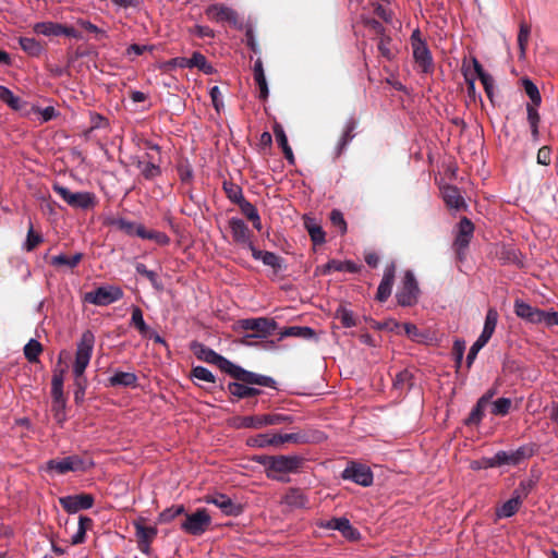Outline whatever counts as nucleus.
Segmentation results:
<instances>
[{
	"label": "nucleus",
	"mask_w": 558,
	"mask_h": 558,
	"mask_svg": "<svg viewBox=\"0 0 558 558\" xmlns=\"http://www.w3.org/2000/svg\"><path fill=\"white\" fill-rule=\"evenodd\" d=\"M522 86L531 100L530 105L539 106L542 102V96L536 84L529 77H524L522 78Z\"/></svg>",
	"instance_id": "obj_42"
},
{
	"label": "nucleus",
	"mask_w": 558,
	"mask_h": 558,
	"mask_svg": "<svg viewBox=\"0 0 558 558\" xmlns=\"http://www.w3.org/2000/svg\"><path fill=\"white\" fill-rule=\"evenodd\" d=\"M341 478L363 487H368L373 484L374 475L368 465L356 461H351L342 471Z\"/></svg>",
	"instance_id": "obj_11"
},
{
	"label": "nucleus",
	"mask_w": 558,
	"mask_h": 558,
	"mask_svg": "<svg viewBox=\"0 0 558 558\" xmlns=\"http://www.w3.org/2000/svg\"><path fill=\"white\" fill-rule=\"evenodd\" d=\"M325 267H326L327 271L333 270V271H345V272L354 274L359 270V266L352 260L341 262L338 259H330L326 264Z\"/></svg>",
	"instance_id": "obj_39"
},
{
	"label": "nucleus",
	"mask_w": 558,
	"mask_h": 558,
	"mask_svg": "<svg viewBox=\"0 0 558 558\" xmlns=\"http://www.w3.org/2000/svg\"><path fill=\"white\" fill-rule=\"evenodd\" d=\"M53 191L71 207L77 209H88L95 206L96 196L90 192H71L68 187L53 184Z\"/></svg>",
	"instance_id": "obj_9"
},
{
	"label": "nucleus",
	"mask_w": 558,
	"mask_h": 558,
	"mask_svg": "<svg viewBox=\"0 0 558 558\" xmlns=\"http://www.w3.org/2000/svg\"><path fill=\"white\" fill-rule=\"evenodd\" d=\"M531 34V27L526 23H521L518 34V45L520 48V57L523 58L525 56V47L529 41Z\"/></svg>",
	"instance_id": "obj_60"
},
{
	"label": "nucleus",
	"mask_w": 558,
	"mask_h": 558,
	"mask_svg": "<svg viewBox=\"0 0 558 558\" xmlns=\"http://www.w3.org/2000/svg\"><path fill=\"white\" fill-rule=\"evenodd\" d=\"M108 223L110 226L117 227L119 230L125 232L128 235H134L136 222L129 221L125 218H112L109 219Z\"/></svg>",
	"instance_id": "obj_57"
},
{
	"label": "nucleus",
	"mask_w": 558,
	"mask_h": 558,
	"mask_svg": "<svg viewBox=\"0 0 558 558\" xmlns=\"http://www.w3.org/2000/svg\"><path fill=\"white\" fill-rule=\"evenodd\" d=\"M441 197L449 208L461 209L466 207L465 201L456 185L445 184L440 187Z\"/></svg>",
	"instance_id": "obj_25"
},
{
	"label": "nucleus",
	"mask_w": 558,
	"mask_h": 558,
	"mask_svg": "<svg viewBox=\"0 0 558 558\" xmlns=\"http://www.w3.org/2000/svg\"><path fill=\"white\" fill-rule=\"evenodd\" d=\"M135 271H136V274L146 277L149 280L150 284L153 286V288L156 291H162L163 290V283L159 279L157 272H155L154 270L147 269L145 264L136 263Z\"/></svg>",
	"instance_id": "obj_37"
},
{
	"label": "nucleus",
	"mask_w": 558,
	"mask_h": 558,
	"mask_svg": "<svg viewBox=\"0 0 558 558\" xmlns=\"http://www.w3.org/2000/svg\"><path fill=\"white\" fill-rule=\"evenodd\" d=\"M247 385L248 384H245L244 381H239L234 379V381H229L227 387H225L223 384H220L219 388L222 390L227 388L230 395L236 399H245Z\"/></svg>",
	"instance_id": "obj_47"
},
{
	"label": "nucleus",
	"mask_w": 558,
	"mask_h": 558,
	"mask_svg": "<svg viewBox=\"0 0 558 558\" xmlns=\"http://www.w3.org/2000/svg\"><path fill=\"white\" fill-rule=\"evenodd\" d=\"M95 466L92 459H84L77 454H71L62 459H50L46 462L45 470L48 473L63 475L68 472H86Z\"/></svg>",
	"instance_id": "obj_4"
},
{
	"label": "nucleus",
	"mask_w": 558,
	"mask_h": 558,
	"mask_svg": "<svg viewBox=\"0 0 558 558\" xmlns=\"http://www.w3.org/2000/svg\"><path fill=\"white\" fill-rule=\"evenodd\" d=\"M357 126V120L351 116L347 119L344 123V129L341 137L339 138V142L336 146V156H340L343 150L347 149L348 145L352 142V140L355 137L354 130Z\"/></svg>",
	"instance_id": "obj_27"
},
{
	"label": "nucleus",
	"mask_w": 558,
	"mask_h": 558,
	"mask_svg": "<svg viewBox=\"0 0 558 558\" xmlns=\"http://www.w3.org/2000/svg\"><path fill=\"white\" fill-rule=\"evenodd\" d=\"M242 31H245V43H246V46L254 53H259L260 49H259V46H258L256 37H255V32H254L253 25L250 24V23H244V28Z\"/></svg>",
	"instance_id": "obj_61"
},
{
	"label": "nucleus",
	"mask_w": 558,
	"mask_h": 558,
	"mask_svg": "<svg viewBox=\"0 0 558 558\" xmlns=\"http://www.w3.org/2000/svg\"><path fill=\"white\" fill-rule=\"evenodd\" d=\"M211 523V517L206 509H197L195 512L186 514L180 527L187 534L199 536L204 534Z\"/></svg>",
	"instance_id": "obj_12"
},
{
	"label": "nucleus",
	"mask_w": 558,
	"mask_h": 558,
	"mask_svg": "<svg viewBox=\"0 0 558 558\" xmlns=\"http://www.w3.org/2000/svg\"><path fill=\"white\" fill-rule=\"evenodd\" d=\"M294 422L295 417L290 414L266 413L238 417L234 425L236 428L260 429L266 426L292 424Z\"/></svg>",
	"instance_id": "obj_5"
},
{
	"label": "nucleus",
	"mask_w": 558,
	"mask_h": 558,
	"mask_svg": "<svg viewBox=\"0 0 558 558\" xmlns=\"http://www.w3.org/2000/svg\"><path fill=\"white\" fill-rule=\"evenodd\" d=\"M239 326L244 330L254 331L253 333H246L243 337V343L248 345L251 343L246 341L247 339H264L274 335L275 330L277 329V323L274 319H268L265 317L241 319L239 320Z\"/></svg>",
	"instance_id": "obj_6"
},
{
	"label": "nucleus",
	"mask_w": 558,
	"mask_h": 558,
	"mask_svg": "<svg viewBox=\"0 0 558 558\" xmlns=\"http://www.w3.org/2000/svg\"><path fill=\"white\" fill-rule=\"evenodd\" d=\"M421 290L415 275L412 270L404 272L401 286L399 287L396 299L400 306L409 307L417 303Z\"/></svg>",
	"instance_id": "obj_7"
},
{
	"label": "nucleus",
	"mask_w": 558,
	"mask_h": 558,
	"mask_svg": "<svg viewBox=\"0 0 558 558\" xmlns=\"http://www.w3.org/2000/svg\"><path fill=\"white\" fill-rule=\"evenodd\" d=\"M111 387H134L137 383L135 373L116 371L108 379Z\"/></svg>",
	"instance_id": "obj_30"
},
{
	"label": "nucleus",
	"mask_w": 558,
	"mask_h": 558,
	"mask_svg": "<svg viewBox=\"0 0 558 558\" xmlns=\"http://www.w3.org/2000/svg\"><path fill=\"white\" fill-rule=\"evenodd\" d=\"M206 504L218 507L225 515L238 517L243 512V507L234 502L229 496L222 493H214L204 497Z\"/></svg>",
	"instance_id": "obj_19"
},
{
	"label": "nucleus",
	"mask_w": 558,
	"mask_h": 558,
	"mask_svg": "<svg viewBox=\"0 0 558 558\" xmlns=\"http://www.w3.org/2000/svg\"><path fill=\"white\" fill-rule=\"evenodd\" d=\"M318 525L322 529L339 531L348 541H357L361 537L359 530L353 527L350 520L345 517H335L320 522Z\"/></svg>",
	"instance_id": "obj_15"
},
{
	"label": "nucleus",
	"mask_w": 558,
	"mask_h": 558,
	"mask_svg": "<svg viewBox=\"0 0 558 558\" xmlns=\"http://www.w3.org/2000/svg\"><path fill=\"white\" fill-rule=\"evenodd\" d=\"M19 44L32 57H38L43 52V46L34 37H20Z\"/></svg>",
	"instance_id": "obj_43"
},
{
	"label": "nucleus",
	"mask_w": 558,
	"mask_h": 558,
	"mask_svg": "<svg viewBox=\"0 0 558 558\" xmlns=\"http://www.w3.org/2000/svg\"><path fill=\"white\" fill-rule=\"evenodd\" d=\"M184 512L185 507L183 505L171 506L159 513L158 522L161 524L169 523Z\"/></svg>",
	"instance_id": "obj_48"
},
{
	"label": "nucleus",
	"mask_w": 558,
	"mask_h": 558,
	"mask_svg": "<svg viewBox=\"0 0 558 558\" xmlns=\"http://www.w3.org/2000/svg\"><path fill=\"white\" fill-rule=\"evenodd\" d=\"M136 168L141 171L144 179L151 181L161 174V168L156 163L149 154H145L144 158H137Z\"/></svg>",
	"instance_id": "obj_26"
},
{
	"label": "nucleus",
	"mask_w": 558,
	"mask_h": 558,
	"mask_svg": "<svg viewBox=\"0 0 558 558\" xmlns=\"http://www.w3.org/2000/svg\"><path fill=\"white\" fill-rule=\"evenodd\" d=\"M247 446L255 448H266L269 446L277 447L278 445V436L277 434H258L247 438Z\"/></svg>",
	"instance_id": "obj_33"
},
{
	"label": "nucleus",
	"mask_w": 558,
	"mask_h": 558,
	"mask_svg": "<svg viewBox=\"0 0 558 558\" xmlns=\"http://www.w3.org/2000/svg\"><path fill=\"white\" fill-rule=\"evenodd\" d=\"M536 486V480L525 478L520 481L518 487L513 490L512 495L518 496L521 501L529 496V494Z\"/></svg>",
	"instance_id": "obj_55"
},
{
	"label": "nucleus",
	"mask_w": 558,
	"mask_h": 558,
	"mask_svg": "<svg viewBox=\"0 0 558 558\" xmlns=\"http://www.w3.org/2000/svg\"><path fill=\"white\" fill-rule=\"evenodd\" d=\"M41 351L43 345L35 338L29 339L28 342L24 345L25 359L31 363L38 362V356L41 353Z\"/></svg>",
	"instance_id": "obj_44"
},
{
	"label": "nucleus",
	"mask_w": 558,
	"mask_h": 558,
	"mask_svg": "<svg viewBox=\"0 0 558 558\" xmlns=\"http://www.w3.org/2000/svg\"><path fill=\"white\" fill-rule=\"evenodd\" d=\"M395 277L396 265L391 262L385 267L381 281L377 288L376 299L379 302L387 301L391 295Z\"/></svg>",
	"instance_id": "obj_23"
},
{
	"label": "nucleus",
	"mask_w": 558,
	"mask_h": 558,
	"mask_svg": "<svg viewBox=\"0 0 558 558\" xmlns=\"http://www.w3.org/2000/svg\"><path fill=\"white\" fill-rule=\"evenodd\" d=\"M254 80L259 88V98L265 100L269 95L268 83L265 76L263 61L258 58L253 66Z\"/></svg>",
	"instance_id": "obj_29"
},
{
	"label": "nucleus",
	"mask_w": 558,
	"mask_h": 558,
	"mask_svg": "<svg viewBox=\"0 0 558 558\" xmlns=\"http://www.w3.org/2000/svg\"><path fill=\"white\" fill-rule=\"evenodd\" d=\"M512 405V400L507 397H501L492 403V413L496 416H506Z\"/></svg>",
	"instance_id": "obj_52"
},
{
	"label": "nucleus",
	"mask_w": 558,
	"mask_h": 558,
	"mask_svg": "<svg viewBox=\"0 0 558 558\" xmlns=\"http://www.w3.org/2000/svg\"><path fill=\"white\" fill-rule=\"evenodd\" d=\"M201 52L193 51L190 58L185 57H175L169 61L171 66L180 68V69H193L197 66L199 60Z\"/></svg>",
	"instance_id": "obj_41"
},
{
	"label": "nucleus",
	"mask_w": 558,
	"mask_h": 558,
	"mask_svg": "<svg viewBox=\"0 0 558 558\" xmlns=\"http://www.w3.org/2000/svg\"><path fill=\"white\" fill-rule=\"evenodd\" d=\"M229 228L233 241L236 244L252 251V246H255L252 241L253 233L250 230L248 226L245 223V221L238 217H231L229 219Z\"/></svg>",
	"instance_id": "obj_17"
},
{
	"label": "nucleus",
	"mask_w": 558,
	"mask_h": 558,
	"mask_svg": "<svg viewBox=\"0 0 558 558\" xmlns=\"http://www.w3.org/2000/svg\"><path fill=\"white\" fill-rule=\"evenodd\" d=\"M230 376L245 384L277 389V381L271 376L247 371L238 364H234Z\"/></svg>",
	"instance_id": "obj_13"
},
{
	"label": "nucleus",
	"mask_w": 558,
	"mask_h": 558,
	"mask_svg": "<svg viewBox=\"0 0 558 558\" xmlns=\"http://www.w3.org/2000/svg\"><path fill=\"white\" fill-rule=\"evenodd\" d=\"M37 34L45 36H66L75 39H83V35L72 26L54 22H39L34 26Z\"/></svg>",
	"instance_id": "obj_14"
},
{
	"label": "nucleus",
	"mask_w": 558,
	"mask_h": 558,
	"mask_svg": "<svg viewBox=\"0 0 558 558\" xmlns=\"http://www.w3.org/2000/svg\"><path fill=\"white\" fill-rule=\"evenodd\" d=\"M251 460L264 468L267 478L280 483H289V475L298 474L305 463L300 454H254Z\"/></svg>",
	"instance_id": "obj_1"
},
{
	"label": "nucleus",
	"mask_w": 558,
	"mask_h": 558,
	"mask_svg": "<svg viewBox=\"0 0 558 558\" xmlns=\"http://www.w3.org/2000/svg\"><path fill=\"white\" fill-rule=\"evenodd\" d=\"M413 385V374L407 368L400 371L392 381L393 389L400 391H409Z\"/></svg>",
	"instance_id": "obj_34"
},
{
	"label": "nucleus",
	"mask_w": 558,
	"mask_h": 558,
	"mask_svg": "<svg viewBox=\"0 0 558 558\" xmlns=\"http://www.w3.org/2000/svg\"><path fill=\"white\" fill-rule=\"evenodd\" d=\"M94 496L90 494L68 495L59 498L62 508L69 513L74 514L81 510L90 509L94 506Z\"/></svg>",
	"instance_id": "obj_16"
},
{
	"label": "nucleus",
	"mask_w": 558,
	"mask_h": 558,
	"mask_svg": "<svg viewBox=\"0 0 558 558\" xmlns=\"http://www.w3.org/2000/svg\"><path fill=\"white\" fill-rule=\"evenodd\" d=\"M305 228L314 244H323L326 242V233L323 228L316 225L313 220L305 222Z\"/></svg>",
	"instance_id": "obj_49"
},
{
	"label": "nucleus",
	"mask_w": 558,
	"mask_h": 558,
	"mask_svg": "<svg viewBox=\"0 0 558 558\" xmlns=\"http://www.w3.org/2000/svg\"><path fill=\"white\" fill-rule=\"evenodd\" d=\"M281 505L286 506L289 510L307 509L310 507V499L307 495L299 487H290L281 497Z\"/></svg>",
	"instance_id": "obj_21"
},
{
	"label": "nucleus",
	"mask_w": 558,
	"mask_h": 558,
	"mask_svg": "<svg viewBox=\"0 0 558 558\" xmlns=\"http://www.w3.org/2000/svg\"><path fill=\"white\" fill-rule=\"evenodd\" d=\"M135 535L137 539L151 542L157 535V529L155 526H145L141 522H134Z\"/></svg>",
	"instance_id": "obj_53"
},
{
	"label": "nucleus",
	"mask_w": 558,
	"mask_h": 558,
	"mask_svg": "<svg viewBox=\"0 0 558 558\" xmlns=\"http://www.w3.org/2000/svg\"><path fill=\"white\" fill-rule=\"evenodd\" d=\"M486 408L487 405L484 404V400H477L475 405L472 408L469 416L464 418V425L478 426L483 421Z\"/></svg>",
	"instance_id": "obj_36"
},
{
	"label": "nucleus",
	"mask_w": 558,
	"mask_h": 558,
	"mask_svg": "<svg viewBox=\"0 0 558 558\" xmlns=\"http://www.w3.org/2000/svg\"><path fill=\"white\" fill-rule=\"evenodd\" d=\"M41 242H44V236L39 233L34 232V228L31 222L29 229L27 231L26 240L23 244V248L27 252H32Z\"/></svg>",
	"instance_id": "obj_58"
},
{
	"label": "nucleus",
	"mask_w": 558,
	"mask_h": 558,
	"mask_svg": "<svg viewBox=\"0 0 558 558\" xmlns=\"http://www.w3.org/2000/svg\"><path fill=\"white\" fill-rule=\"evenodd\" d=\"M83 254L77 252L73 256L68 257L65 254L61 253L59 255H54L50 259V264L52 266H68L69 268H75L78 263L82 260Z\"/></svg>",
	"instance_id": "obj_38"
},
{
	"label": "nucleus",
	"mask_w": 558,
	"mask_h": 558,
	"mask_svg": "<svg viewBox=\"0 0 558 558\" xmlns=\"http://www.w3.org/2000/svg\"><path fill=\"white\" fill-rule=\"evenodd\" d=\"M95 345V335L92 330H85L76 343L75 360L73 364L74 376V402L76 405L83 404L85 401V393L88 387V380L85 376V371L89 365L93 350Z\"/></svg>",
	"instance_id": "obj_2"
},
{
	"label": "nucleus",
	"mask_w": 558,
	"mask_h": 558,
	"mask_svg": "<svg viewBox=\"0 0 558 558\" xmlns=\"http://www.w3.org/2000/svg\"><path fill=\"white\" fill-rule=\"evenodd\" d=\"M191 376H192V378L202 380V381H207V383L216 381V377L213 374V372L202 365L194 366L192 368Z\"/></svg>",
	"instance_id": "obj_59"
},
{
	"label": "nucleus",
	"mask_w": 558,
	"mask_h": 558,
	"mask_svg": "<svg viewBox=\"0 0 558 558\" xmlns=\"http://www.w3.org/2000/svg\"><path fill=\"white\" fill-rule=\"evenodd\" d=\"M251 253L255 260H260L265 266L271 267L276 272L286 268L284 259L274 252L262 251L256 246H252Z\"/></svg>",
	"instance_id": "obj_24"
},
{
	"label": "nucleus",
	"mask_w": 558,
	"mask_h": 558,
	"mask_svg": "<svg viewBox=\"0 0 558 558\" xmlns=\"http://www.w3.org/2000/svg\"><path fill=\"white\" fill-rule=\"evenodd\" d=\"M336 318L339 319L343 327L351 328L356 326V320L354 318V314L351 310L340 306L336 311Z\"/></svg>",
	"instance_id": "obj_56"
},
{
	"label": "nucleus",
	"mask_w": 558,
	"mask_h": 558,
	"mask_svg": "<svg viewBox=\"0 0 558 558\" xmlns=\"http://www.w3.org/2000/svg\"><path fill=\"white\" fill-rule=\"evenodd\" d=\"M316 332L312 327L308 326H290L284 328L279 336V340L287 337H295L302 339H313L315 338Z\"/></svg>",
	"instance_id": "obj_31"
},
{
	"label": "nucleus",
	"mask_w": 558,
	"mask_h": 558,
	"mask_svg": "<svg viewBox=\"0 0 558 558\" xmlns=\"http://www.w3.org/2000/svg\"><path fill=\"white\" fill-rule=\"evenodd\" d=\"M190 348L198 360L218 366L230 376L235 363L198 341H193Z\"/></svg>",
	"instance_id": "obj_8"
},
{
	"label": "nucleus",
	"mask_w": 558,
	"mask_h": 558,
	"mask_svg": "<svg viewBox=\"0 0 558 558\" xmlns=\"http://www.w3.org/2000/svg\"><path fill=\"white\" fill-rule=\"evenodd\" d=\"M498 317H499V315H498V312L496 308H494V307L488 308L481 333L492 338V336L496 329L497 323H498Z\"/></svg>",
	"instance_id": "obj_45"
},
{
	"label": "nucleus",
	"mask_w": 558,
	"mask_h": 558,
	"mask_svg": "<svg viewBox=\"0 0 558 558\" xmlns=\"http://www.w3.org/2000/svg\"><path fill=\"white\" fill-rule=\"evenodd\" d=\"M472 63H473V69H474V72L476 73L477 78L481 81L487 97L492 100L493 95H494V78H493V76L483 69L482 64L475 57L472 58Z\"/></svg>",
	"instance_id": "obj_28"
},
{
	"label": "nucleus",
	"mask_w": 558,
	"mask_h": 558,
	"mask_svg": "<svg viewBox=\"0 0 558 558\" xmlns=\"http://www.w3.org/2000/svg\"><path fill=\"white\" fill-rule=\"evenodd\" d=\"M239 207L242 211V214L248 219V220H258V210L257 208L245 198L240 202Z\"/></svg>",
	"instance_id": "obj_64"
},
{
	"label": "nucleus",
	"mask_w": 558,
	"mask_h": 558,
	"mask_svg": "<svg viewBox=\"0 0 558 558\" xmlns=\"http://www.w3.org/2000/svg\"><path fill=\"white\" fill-rule=\"evenodd\" d=\"M462 73L464 76V81L466 83V92H468L469 97L475 98V96H476L475 82H476L477 76L472 75L470 73V69L465 68V64H463V66H462Z\"/></svg>",
	"instance_id": "obj_62"
},
{
	"label": "nucleus",
	"mask_w": 558,
	"mask_h": 558,
	"mask_svg": "<svg viewBox=\"0 0 558 558\" xmlns=\"http://www.w3.org/2000/svg\"><path fill=\"white\" fill-rule=\"evenodd\" d=\"M489 337L481 333L476 341L472 344V347L469 350V353L466 355L465 364L468 368H471L478 352L486 345V343L489 341Z\"/></svg>",
	"instance_id": "obj_40"
},
{
	"label": "nucleus",
	"mask_w": 558,
	"mask_h": 558,
	"mask_svg": "<svg viewBox=\"0 0 558 558\" xmlns=\"http://www.w3.org/2000/svg\"><path fill=\"white\" fill-rule=\"evenodd\" d=\"M521 505L522 501L518 499V496L512 495L510 499L496 509V517L498 519L511 518L519 511Z\"/></svg>",
	"instance_id": "obj_32"
},
{
	"label": "nucleus",
	"mask_w": 558,
	"mask_h": 558,
	"mask_svg": "<svg viewBox=\"0 0 558 558\" xmlns=\"http://www.w3.org/2000/svg\"><path fill=\"white\" fill-rule=\"evenodd\" d=\"M494 457H495V462H496L497 468L505 466V465H509V466L519 465L513 450H499L494 454Z\"/></svg>",
	"instance_id": "obj_46"
},
{
	"label": "nucleus",
	"mask_w": 558,
	"mask_h": 558,
	"mask_svg": "<svg viewBox=\"0 0 558 558\" xmlns=\"http://www.w3.org/2000/svg\"><path fill=\"white\" fill-rule=\"evenodd\" d=\"M123 298V291L117 286H101L97 289L86 292L84 301L97 306L110 305Z\"/></svg>",
	"instance_id": "obj_10"
},
{
	"label": "nucleus",
	"mask_w": 558,
	"mask_h": 558,
	"mask_svg": "<svg viewBox=\"0 0 558 558\" xmlns=\"http://www.w3.org/2000/svg\"><path fill=\"white\" fill-rule=\"evenodd\" d=\"M470 468L473 471H480V470H484V469H495V468H497L496 462H495V457L494 456L493 457H483L480 460H474L470 463Z\"/></svg>",
	"instance_id": "obj_63"
},
{
	"label": "nucleus",
	"mask_w": 558,
	"mask_h": 558,
	"mask_svg": "<svg viewBox=\"0 0 558 558\" xmlns=\"http://www.w3.org/2000/svg\"><path fill=\"white\" fill-rule=\"evenodd\" d=\"M514 313L515 315L530 324H542V317L544 316L543 310L533 307L521 299L514 301Z\"/></svg>",
	"instance_id": "obj_22"
},
{
	"label": "nucleus",
	"mask_w": 558,
	"mask_h": 558,
	"mask_svg": "<svg viewBox=\"0 0 558 558\" xmlns=\"http://www.w3.org/2000/svg\"><path fill=\"white\" fill-rule=\"evenodd\" d=\"M63 368H56L51 378V412L56 423L62 427L68 420L66 416V399L63 391L64 383Z\"/></svg>",
	"instance_id": "obj_3"
},
{
	"label": "nucleus",
	"mask_w": 558,
	"mask_h": 558,
	"mask_svg": "<svg viewBox=\"0 0 558 558\" xmlns=\"http://www.w3.org/2000/svg\"><path fill=\"white\" fill-rule=\"evenodd\" d=\"M130 325L138 330L142 337H146L150 331V327L144 319L143 311L138 306H132V315Z\"/></svg>",
	"instance_id": "obj_35"
},
{
	"label": "nucleus",
	"mask_w": 558,
	"mask_h": 558,
	"mask_svg": "<svg viewBox=\"0 0 558 558\" xmlns=\"http://www.w3.org/2000/svg\"><path fill=\"white\" fill-rule=\"evenodd\" d=\"M536 451H537V445H535L533 442L524 444V445L520 446L519 448H517L515 450H513L515 459L519 464H521L523 461L533 457Z\"/></svg>",
	"instance_id": "obj_54"
},
{
	"label": "nucleus",
	"mask_w": 558,
	"mask_h": 558,
	"mask_svg": "<svg viewBox=\"0 0 558 558\" xmlns=\"http://www.w3.org/2000/svg\"><path fill=\"white\" fill-rule=\"evenodd\" d=\"M278 436V445L284 442H293V444H308L311 438L305 433H289V434H277Z\"/></svg>",
	"instance_id": "obj_51"
},
{
	"label": "nucleus",
	"mask_w": 558,
	"mask_h": 558,
	"mask_svg": "<svg viewBox=\"0 0 558 558\" xmlns=\"http://www.w3.org/2000/svg\"><path fill=\"white\" fill-rule=\"evenodd\" d=\"M222 187L227 194V197L229 198V201L231 203H234L238 205L240 202H242L245 198L243 196L241 186H239L238 184L225 181Z\"/></svg>",
	"instance_id": "obj_50"
},
{
	"label": "nucleus",
	"mask_w": 558,
	"mask_h": 558,
	"mask_svg": "<svg viewBox=\"0 0 558 558\" xmlns=\"http://www.w3.org/2000/svg\"><path fill=\"white\" fill-rule=\"evenodd\" d=\"M413 58L423 73H428L433 69V57L425 40L417 38L412 44Z\"/></svg>",
	"instance_id": "obj_20"
},
{
	"label": "nucleus",
	"mask_w": 558,
	"mask_h": 558,
	"mask_svg": "<svg viewBox=\"0 0 558 558\" xmlns=\"http://www.w3.org/2000/svg\"><path fill=\"white\" fill-rule=\"evenodd\" d=\"M206 14L208 17L216 20L217 22H229L240 31L244 28V23L239 22L236 11L230 7L219 3L210 4L206 9Z\"/></svg>",
	"instance_id": "obj_18"
}]
</instances>
